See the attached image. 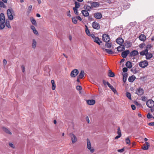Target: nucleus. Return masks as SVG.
Listing matches in <instances>:
<instances>
[{
    "label": "nucleus",
    "mask_w": 154,
    "mask_h": 154,
    "mask_svg": "<svg viewBox=\"0 0 154 154\" xmlns=\"http://www.w3.org/2000/svg\"><path fill=\"white\" fill-rule=\"evenodd\" d=\"M0 29H4L5 27V18L4 14L3 13H1L0 14Z\"/></svg>",
    "instance_id": "nucleus-1"
},
{
    "label": "nucleus",
    "mask_w": 154,
    "mask_h": 154,
    "mask_svg": "<svg viewBox=\"0 0 154 154\" xmlns=\"http://www.w3.org/2000/svg\"><path fill=\"white\" fill-rule=\"evenodd\" d=\"M87 147L88 149L90 151V152L91 153L94 152V149L93 147H91L90 141L88 138L87 139Z\"/></svg>",
    "instance_id": "nucleus-2"
},
{
    "label": "nucleus",
    "mask_w": 154,
    "mask_h": 154,
    "mask_svg": "<svg viewBox=\"0 0 154 154\" xmlns=\"http://www.w3.org/2000/svg\"><path fill=\"white\" fill-rule=\"evenodd\" d=\"M13 10L11 9H8L7 10V14L8 19L10 20H12L13 19V16L12 15Z\"/></svg>",
    "instance_id": "nucleus-3"
},
{
    "label": "nucleus",
    "mask_w": 154,
    "mask_h": 154,
    "mask_svg": "<svg viewBox=\"0 0 154 154\" xmlns=\"http://www.w3.org/2000/svg\"><path fill=\"white\" fill-rule=\"evenodd\" d=\"M69 136L72 143H75L77 141V138L73 134L70 133L69 134Z\"/></svg>",
    "instance_id": "nucleus-4"
},
{
    "label": "nucleus",
    "mask_w": 154,
    "mask_h": 154,
    "mask_svg": "<svg viewBox=\"0 0 154 154\" xmlns=\"http://www.w3.org/2000/svg\"><path fill=\"white\" fill-rule=\"evenodd\" d=\"M148 65V62L146 60L141 61L140 62L139 65L140 67L143 68L146 67Z\"/></svg>",
    "instance_id": "nucleus-5"
},
{
    "label": "nucleus",
    "mask_w": 154,
    "mask_h": 154,
    "mask_svg": "<svg viewBox=\"0 0 154 154\" xmlns=\"http://www.w3.org/2000/svg\"><path fill=\"white\" fill-rule=\"evenodd\" d=\"M146 105L148 107L152 108L154 106V101L152 100H149L146 101Z\"/></svg>",
    "instance_id": "nucleus-6"
},
{
    "label": "nucleus",
    "mask_w": 154,
    "mask_h": 154,
    "mask_svg": "<svg viewBox=\"0 0 154 154\" xmlns=\"http://www.w3.org/2000/svg\"><path fill=\"white\" fill-rule=\"evenodd\" d=\"M102 39L103 41L106 42H109L110 40V38L108 35L106 34H104L103 35Z\"/></svg>",
    "instance_id": "nucleus-7"
},
{
    "label": "nucleus",
    "mask_w": 154,
    "mask_h": 154,
    "mask_svg": "<svg viewBox=\"0 0 154 154\" xmlns=\"http://www.w3.org/2000/svg\"><path fill=\"white\" fill-rule=\"evenodd\" d=\"M79 73V71L77 69H74L71 72L70 75L72 77H75Z\"/></svg>",
    "instance_id": "nucleus-8"
},
{
    "label": "nucleus",
    "mask_w": 154,
    "mask_h": 154,
    "mask_svg": "<svg viewBox=\"0 0 154 154\" xmlns=\"http://www.w3.org/2000/svg\"><path fill=\"white\" fill-rule=\"evenodd\" d=\"M92 27L94 29H99L100 28L99 24L96 22H94L92 23Z\"/></svg>",
    "instance_id": "nucleus-9"
},
{
    "label": "nucleus",
    "mask_w": 154,
    "mask_h": 154,
    "mask_svg": "<svg viewBox=\"0 0 154 154\" xmlns=\"http://www.w3.org/2000/svg\"><path fill=\"white\" fill-rule=\"evenodd\" d=\"M91 8H96L98 7L100 5V4L98 2H94L91 3Z\"/></svg>",
    "instance_id": "nucleus-10"
},
{
    "label": "nucleus",
    "mask_w": 154,
    "mask_h": 154,
    "mask_svg": "<svg viewBox=\"0 0 154 154\" xmlns=\"http://www.w3.org/2000/svg\"><path fill=\"white\" fill-rule=\"evenodd\" d=\"M144 93V90L142 88H139L136 91V94L138 95H141Z\"/></svg>",
    "instance_id": "nucleus-11"
},
{
    "label": "nucleus",
    "mask_w": 154,
    "mask_h": 154,
    "mask_svg": "<svg viewBox=\"0 0 154 154\" xmlns=\"http://www.w3.org/2000/svg\"><path fill=\"white\" fill-rule=\"evenodd\" d=\"M129 53L130 51L129 50H126L123 51L122 54V56L123 58H126Z\"/></svg>",
    "instance_id": "nucleus-12"
},
{
    "label": "nucleus",
    "mask_w": 154,
    "mask_h": 154,
    "mask_svg": "<svg viewBox=\"0 0 154 154\" xmlns=\"http://www.w3.org/2000/svg\"><path fill=\"white\" fill-rule=\"evenodd\" d=\"M138 54V52L136 50H134L132 51L130 54V56L131 57H133L137 55Z\"/></svg>",
    "instance_id": "nucleus-13"
},
{
    "label": "nucleus",
    "mask_w": 154,
    "mask_h": 154,
    "mask_svg": "<svg viewBox=\"0 0 154 154\" xmlns=\"http://www.w3.org/2000/svg\"><path fill=\"white\" fill-rule=\"evenodd\" d=\"M94 17L97 19H100L102 17V15L101 14L97 12L94 14Z\"/></svg>",
    "instance_id": "nucleus-14"
},
{
    "label": "nucleus",
    "mask_w": 154,
    "mask_h": 154,
    "mask_svg": "<svg viewBox=\"0 0 154 154\" xmlns=\"http://www.w3.org/2000/svg\"><path fill=\"white\" fill-rule=\"evenodd\" d=\"M116 42L119 44L122 45V44L124 42V41L122 38H119L116 39Z\"/></svg>",
    "instance_id": "nucleus-15"
},
{
    "label": "nucleus",
    "mask_w": 154,
    "mask_h": 154,
    "mask_svg": "<svg viewBox=\"0 0 154 154\" xmlns=\"http://www.w3.org/2000/svg\"><path fill=\"white\" fill-rule=\"evenodd\" d=\"M87 103L89 105H93L95 103V101L94 100H89L87 101Z\"/></svg>",
    "instance_id": "nucleus-16"
},
{
    "label": "nucleus",
    "mask_w": 154,
    "mask_h": 154,
    "mask_svg": "<svg viewBox=\"0 0 154 154\" xmlns=\"http://www.w3.org/2000/svg\"><path fill=\"white\" fill-rule=\"evenodd\" d=\"M139 38L140 40L144 42L146 40V37L143 34H141L139 36Z\"/></svg>",
    "instance_id": "nucleus-17"
},
{
    "label": "nucleus",
    "mask_w": 154,
    "mask_h": 154,
    "mask_svg": "<svg viewBox=\"0 0 154 154\" xmlns=\"http://www.w3.org/2000/svg\"><path fill=\"white\" fill-rule=\"evenodd\" d=\"M82 14L85 17H88L89 15V13L85 10H82L81 11Z\"/></svg>",
    "instance_id": "nucleus-18"
},
{
    "label": "nucleus",
    "mask_w": 154,
    "mask_h": 154,
    "mask_svg": "<svg viewBox=\"0 0 154 154\" xmlns=\"http://www.w3.org/2000/svg\"><path fill=\"white\" fill-rule=\"evenodd\" d=\"M125 49V46L123 45H121L117 48V50L118 51H122Z\"/></svg>",
    "instance_id": "nucleus-19"
},
{
    "label": "nucleus",
    "mask_w": 154,
    "mask_h": 154,
    "mask_svg": "<svg viewBox=\"0 0 154 154\" xmlns=\"http://www.w3.org/2000/svg\"><path fill=\"white\" fill-rule=\"evenodd\" d=\"M85 72L84 71L81 70L79 76H78V77L80 78L81 79H82L84 76Z\"/></svg>",
    "instance_id": "nucleus-20"
},
{
    "label": "nucleus",
    "mask_w": 154,
    "mask_h": 154,
    "mask_svg": "<svg viewBox=\"0 0 154 154\" xmlns=\"http://www.w3.org/2000/svg\"><path fill=\"white\" fill-rule=\"evenodd\" d=\"M152 56L153 55L151 53H148V52L146 56V58L147 60H149L152 58Z\"/></svg>",
    "instance_id": "nucleus-21"
},
{
    "label": "nucleus",
    "mask_w": 154,
    "mask_h": 154,
    "mask_svg": "<svg viewBox=\"0 0 154 154\" xmlns=\"http://www.w3.org/2000/svg\"><path fill=\"white\" fill-rule=\"evenodd\" d=\"M94 41L97 43L98 45H100V43H102V42L99 39L98 37H95L94 39Z\"/></svg>",
    "instance_id": "nucleus-22"
},
{
    "label": "nucleus",
    "mask_w": 154,
    "mask_h": 154,
    "mask_svg": "<svg viewBox=\"0 0 154 154\" xmlns=\"http://www.w3.org/2000/svg\"><path fill=\"white\" fill-rule=\"evenodd\" d=\"M136 79V77L134 75H132L129 77L128 80L130 82H133Z\"/></svg>",
    "instance_id": "nucleus-23"
},
{
    "label": "nucleus",
    "mask_w": 154,
    "mask_h": 154,
    "mask_svg": "<svg viewBox=\"0 0 154 154\" xmlns=\"http://www.w3.org/2000/svg\"><path fill=\"white\" fill-rule=\"evenodd\" d=\"M31 29L32 30L34 33L36 35H38V33L37 31L36 30L35 27L33 26H31Z\"/></svg>",
    "instance_id": "nucleus-24"
},
{
    "label": "nucleus",
    "mask_w": 154,
    "mask_h": 154,
    "mask_svg": "<svg viewBox=\"0 0 154 154\" xmlns=\"http://www.w3.org/2000/svg\"><path fill=\"white\" fill-rule=\"evenodd\" d=\"M148 53V49H145L144 50H143L142 51L140 52V54L141 55L143 56L145 55L146 56V54Z\"/></svg>",
    "instance_id": "nucleus-25"
},
{
    "label": "nucleus",
    "mask_w": 154,
    "mask_h": 154,
    "mask_svg": "<svg viewBox=\"0 0 154 154\" xmlns=\"http://www.w3.org/2000/svg\"><path fill=\"white\" fill-rule=\"evenodd\" d=\"M103 50L104 51H106V53L109 54H113L114 53V52L112 51L111 50L103 48Z\"/></svg>",
    "instance_id": "nucleus-26"
},
{
    "label": "nucleus",
    "mask_w": 154,
    "mask_h": 154,
    "mask_svg": "<svg viewBox=\"0 0 154 154\" xmlns=\"http://www.w3.org/2000/svg\"><path fill=\"white\" fill-rule=\"evenodd\" d=\"M3 130L5 132H6L7 133L11 135L12 134V133L10 131L8 128L5 127H3Z\"/></svg>",
    "instance_id": "nucleus-27"
},
{
    "label": "nucleus",
    "mask_w": 154,
    "mask_h": 154,
    "mask_svg": "<svg viewBox=\"0 0 154 154\" xmlns=\"http://www.w3.org/2000/svg\"><path fill=\"white\" fill-rule=\"evenodd\" d=\"M125 65L129 69L131 68L132 67V63L130 61H127L126 62Z\"/></svg>",
    "instance_id": "nucleus-28"
},
{
    "label": "nucleus",
    "mask_w": 154,
    "mask_h": 154,
    "mask_svg": "<svg viewBox=\"0 0 154 154\" xmlns=\"http://www.w3.org/2000/svg\"><path fill=\"white\" fill-rule=\"evenodd\" d=\"M84 8L85 9V10L90 11L91 10V9L92 8L91 7V6H88V5H84Z\"/></svg>",
    "instance_id": "nucleus-29"
},
{
    "label": "nucleus",
    "mask_w": 154,
    "mask_h": 154,
    "mask_svg": "<svg viewBox=\"0 0 154 154\" xmlns=\"http://www.w3.org/2000/svg\"><path fill=\"white\" fill-rule=\"evenodd\" d=\"M51 83L52 85V89L53 90H54L56 88V85L54 80H51Z\"/></svg>",
    "instance_id": "nucleus-30"
},
{
    "label": "nucleus",
    "mask_w": 154,
    "mask_h": 154,
    "mask_svg": "<svg viewBox=\"0 0 154 154\" xmlns=\"http://www.w3.org/2000/svg\"><path fill=\"white\" fill-rule=\"evenodd\" d=\"M109 72L108 73V75L110 77H113L115 76V74L111 70H109Z\"/></svg>",
    "instance_id": "nucleus-31"
},
{
    "label": "nucleus",
    "mask_w": 154,
    "mask_h": 154,
    "mask_svg": "<svg viewBox=\"0 0 154 154\" xmlns=\"http://www.w3.org/2000/svg\"><path fill=\"white\" fill-rule=\"evenodd\" d=\"M128 77V74L126 73H125L123 75V80L124 82H126L127 78Z\"/></svg>",
    "instance_id": "nucleus-32"
},
{
    "label": "nucleus",
    "mask_w": 154,
    "mask_h": 154,
    "mask_svg": "<svg viewBox=\"0 0 154 154\" xmlns=\"http://www.w3.org/2000/svg\"><path fill=\"white\" fill-rule=\"evenodd\" d=\"M31 21L33 25L35 26H37V24L36 23V21L34 18H31Z\"/></svg>",
    "instance_id": "nucleus-33"
},
{
    "label": "nucleus",
    "mask_w": 154,
    "mask_h": 154,
    "mask_svg": "<svg viewBox=\"0 0 154 154\" xmlns=\"http://www.w3.org/2000/svg\"><path fill=\"white\" fill-rule=\"evenodd\" d=\"M109 87L114 93L115 94L117 93V91L114 88L112 85H110Z\"/></svg>",
    "instance_id": "nucleus-34"
},
{
    "label": "nucleus",
    "mask_w": 154,
    "mask_h": 154,
    "mask_svg": "<svg viewBox=\"0 0 154 154\" xmlns=\"http://www.w3.org/2000/svg\"><path fill=\"white\" fill-rule=\"evenodd\" d=\"M37 42L36 41L35 39H33L32 40V48H35Z\"/></svg>",
    "instance_id": "nucleus-35"
},
{
    "label": "nucleus",
    "mask_w": 154,
    "mask_h": 154,
    "mask_svg": "<svg viewBox=\"0 0 154 154\" xmlns=\"http://www.w3.org/2000/svg\"><path fill=\"white\" fill-rule=\"evenodd\" d=\"M85 27H86V29H85L86 33L88 36H90L91 34L90 32V31L88 29L87 26H85Z\"/></svg>",
    "instance_id": "nucleus-36"
},
{
    "label": "nucleus",
    "mask_w": 154,
    "mask_h": 154,
    "mask_svg": "<svg viewBox=\"0 0 154 154\" xmlns=\"http://www.w3.org/2000/svg\"><path fill=\"white\" fill-rule=\"evenodd\" d=\"M75 7L74 8H79L80 6V4L79 2H75Z\"/></svg>",
    "instance_id": "nucleus-37"
},
{
    "label": "nucleus",
    "mask_w": 154,
    "mask_h": 154,
    "mask_svg": "<svg viewBox=\"0 0 154 154\" xmlns=\"http://www.w3.org/2000/svg\"><path fill=\"white\" fill-rule=\"evenodd\" d=\"M105 46L107 48H110L112 46V43H111L106 42L105 44Z\"/></svg>",
    "instance_id": "nucleus-38"
},
{
    "label": "nucleus",
    "mask_w": 154,
    "mask_h": 154,
    "mask_svg": "<svg viewBox=\"0 0 154 154\" xmlns=\"http://www.w3.org/2000/svg\"><path fill=\"white\" fill-rule=\"evenodd\" d=\"M103 82L105 86H106L107 85L109 86L110 85L108 82L104 80H103Z\"/></svg>",
    "instance_id": "nucleus-39"
},
{
    "label": "nucleus",
    "mask_w": 154,
    "mask_h": 154,
    "mask_svg": "<svg viewBox=\"0 0 154 154\" xmlns=\"http://www.w3.org/2000/svg\"><path fill=\"white\" fill-rule=\"evenodd\" d=\"M72 22L74 24H76L77 23V19L76 17H72Z\"/></svg>",
    "instance_id": "nucleus-40"
},
{
    "label": "nucleus",
    "mask_w": 154,
    "mask_h": 154,
    "mask_svg": "<svg viewBox=\"0 0 154 154\" xmlns=\"http://www.w3.org/2000/svg\"><path fill=\"white\" fill-rule=\"evenodd\" d=\"M126 96L130 100H131V94L130 93L128 92H127L126 93Z\"/></svg>",
    "instance_id": "nucleus-41"
},
{
    "label": "nucleus",
    "mask_w": 154,
    "mask_h": 154,
    "mask_svg": "<svg viewBox=\"0 0 154 154\" xmlns=\"http://www.w3.org/2000/svg\"><path fill=\"white\" fill-rule=\"evenodd\" d=\"M125 142L126 144L129 145L130 144V141L128 137L125 139Z\"/></svg>",
    "instance_id": "nucleus-42"
},
{
    "label": "nucleus",
    "mask_w": 154,
    "mask_h": 154,
    "mask_svg": "<svg viewBox=\"0 0 154 154\" xmlns=\"http://www.w3.org/2000/svg\"><path fill=\"white\" fill-rule=\"evenodd\" d=\"M0 7H3V8H5L6 7L5 5L1 1H0Z\"/></svg>",
    "instance_id": "nucleus-43"
},
{
    "label": "nucleus",
    "mask_w": 154,
    "mask_h": 154,
    "mask_svg": "<svg viewBox=\"0 0 154 154\" xmlns=\"http://www.w3.org/2000/svg\"><path fill=\"white\" fill-rule=\"evenodd\" d=\"M117 134L119 135H121V131L119 127H118V128Z\"/></svg>",
    "instance_id": "nucleus-44"
},
{
    "label": "nucleus",
    "mask_w": 154,
    "mask_h": 154,
    "mask_svg": "<svg viewBox=\"0 0 154 154\" xmlns=\"http://www.w3.org/2000/svg\"><path fill=\"white\" fill-rule=\"evenodd\" d=\"M73 10H74L75 13L77 15H78V12L77 10V8H73Z\"/></svg>",
    "instance_id": "nucleus-45"
},
{
    "label": "nucleus",
    "mask_w": 154,
    "mask_h": 154,
    "mask_svg": "<svg viewBox=\"0 0 154 154\" xmlns=\"http://www.w3.org/2000/svg\"><path fill=\"white\" fill-rule=\"evenodd\" d=\"M152 47V46L150 44L148 45L146 47V49H150Z\"/></svg>",
    "instance_id": "nucleus-46"
},
{
    "label": "nucleus",
    "mask_w": 154,
    "mask_h": 154,
    "mask_svg": "<svg viewBox=\"0 0 154 154\" xmlns=\"http://www.w3.org/2000/svg\"><path fill=\"white\" fill-rule=\"evenodd\" d=\"M147 117V118L149 119H151V118L153 117L152 116V115L149 113L148 114Z\"/></svg>",
    "instance_id": "nucleus-47"
},
{
    "label": "nucleus",
    "mask_w": 154,
    "mask_h": 154,
    "mask_svg": "<svg viewBox=\"0 0 154 154\" xmlns=\"http://www.w3.org/2000/svg\"><path fill=\"white\" fill-rule=\"evenodd\" d=\"M76 89L79 91L81 90L82 89V87L78 85L76 87Z\"/></svg>",
    "instance_id": "nucleus-48"
},
{
    "label": "nucleus",
    "mask_w": 154,
    "mask_h": 154,
    "mask_svg": "<svg viewBox=\"0 0 154 154\" xmlns=\"http://www.w3.org/2000/svg\"><path fill=\"white\" fill-rule=\"evenodd\" d=\"M5 25L8 28H10L11 26L9 22H5Z\"/></svg>",
    "instance_id": "nucleus-49"
},
{
    "label": "nucleus",
    "mask_w": 154,
    "mask_h": 154,
    "mask_svg": "<svg viewBox=\"0 0 154 154\" xmlns=\"http://www.w3.org/2000/svg\"><path fill=\"white\" fill-rule=\"evenodd\" d=\"M7 63V60L5 59H4L3 60V64L4 66H5Z\"/></svg>",
    "instance_id": "nucleus-50"
},
{
    "label": "nucleus",
    "mask_w": 154,
    "mask_h": 154,
    "mask_svg": "<svg viewBox=\"0 0 154 154\" xmlns=\"http://www.w3.org/2000/svg\"><path fill=\"white\" fill-rule=\"evenodd\" d=\"M141 100L143 101H146L147 100V98L146 97L143 96L141 97Z\"/></svg>",
    "instance_id": "nucleus-51"
},
{
    "label": "nucleus",
    "mask_w": 154,
    "mask_h": 154,
    "mask_svg": "<svg viewBox=\"0 0 154 154\" xmlns=\"http://www.w3.org/2000/svg\"><path fill=\"white\" fill-rule=\"evenodd\" d=\"M149 147L147 146L144 145L143 147V149L144 150H147L148 149Z\"/></svg>",
    "instance_id": "nucleus-52"
},
{
    "label": "nucleus",
    "mask_w": 154,
    "mask_h": 154,
    "mask_svg": "<svg viewBox=\"0 0 154 154\" xmlns=\"http://www.w3.org/2000/svg\"><path fill=\"white\" fill-rule=\"evenodd\" d=\"M21 68L23 72H24L25 71V66L23 65H22L21 66Z\"/></svg>",
    "instance_id": "nucleus-53"
},
{
    "label": "nucleus",
    "mask_w": 154,
    "mask_h": 154,
    "mask_svg": "<svg viewBox=\"0 0 154 154\" xmlns=\"http://www.w3.org/2000/svg\"><path fill=\"white\" fill-rule=\"evenodd\" d=\"M9 146L13 148H14L15 146L14 145L11 143H9Z\"/></svg>",
    "instance_id": "nucleus-54"
},
{
    "label": "nucleus",
    "mask_w": 154,
    "mask_h": 154,
    "mask_svg": "<svg viewBox=\"0 0 154 154\" xmlns=\"http://www.w3.org/2000/svg\"><path fill=\"white\" fill-rule=\"evenodd\" d=\"M32 9V5H30L28 8V12H30L31 11Z\"/></svg>",
    "instance_id": "nucleus-55"
},
{
    "label": "nucleus",
    "mask_w": 154,
    "mask_h": 154,
    "mask_svg": "<svg viewBox=\"0 0 154 154\" xmlns=\"http://www.w3.org/2000/svg\"><path fill=\"white\" fill-rule=\"evenodd\" d=\"M122 70L123 72H125L127 71L128 69L126 67L123 68Z\"/></svg>",
    "instance_id": "nucleus-56"
},
{
    "label": "nucleus",
    "mask_w": 154,
    "mask_h": 154,
    "mask_svg": "<svg viewBox=\"0 0 154 154\" xmlns=\"http://www.w3.org/2000/svg\"><path fill=\"white\" fill-rule=\"evenodd\" d=\"M85 119H86V121L88 123H90V121H89V117L88 116H87L86 117Z\"/></svg>",
    "instance_id": "nucleus-57"
},
{
    "label": "nucleus",
    "mask_w": 154,
    "mask_h": 154,
    "mask_svg": "<svg viewBox=\"0 0 154 154\" xmlns=\"http://www.w3.org/2000/svg\"><path fill=\"white\" fill-rule=\"evenodd\" d=\"M115 0H107V2L109 3H111L114 2Z\"/></svg>",
    "instance_id": "nucleus-58"
},
{
    "label": "nucleus",
    "mask_w": 154,
    "mask_h": 154,
    "mask_svg": "<svg viewBox=\"0 0 154 154\" xmlns=\"http://www.w3.org/2000/svg\"><path fill=\"white\" fill-rule=\"evenodd\" d=\"M124 151V148H123L122 149H118V152H123Z\"/></svg>",
    "instance_id": "nucleus-59"
},
{
    "label": "nucleus",
    "mask_w": 154,
    "mask_h": 154,
    "mask_svg": "<svg viewBox=\"0 0 154 154\" xmlns=\"http://www.w3.org/2000/svg\"><path fill=\"white\" fill-rule=\"evenodd\" d=\"M131 107L133 110H134L136 109L135 106L134 105H131Z\"/></svg>",
    "instance_id": "nucleus-60"
},
{
    "label": "nucleus",
    "mask_w": 154,
    "mask_h": 154,
    "mask_svg": "<svg viewBox=\"0 0 154 154\" xmlns=\"http://www.w3.org/2000/svg\"><path fill=\"white\" fill-rule=\"evenodd\" d=\"M76 17L77 20L78 19L80 21H81L82 20L81 18L79 16H77Z\"/></svg>",
    "instance_id": "nucleus-61"
},
{
    "label": "nucleus",
    "mask_w": 154,
    "mask_h": 154,
    "mask_svg": "<svg viewBox=\"0 0 154 154\" xmlns=\"http://www.w3.org/2000/svg\"><path fill=\"white\" fill-rule=\"evenodd\" d=\"M148 125L150 126H154V122H150L149 123Z\"/></svg>",
    "instance_id": "nucleus-62"
},
{
    "label": "nucleus",
    "mask_w": 154,
    "mask_h": 154,
    "mask_svg": "<svg viewBox=\"0 0 154 154\" xmlns=\"http://www.w3.org/2000/svg\"><path fill=\"white\" fill-rule=\"evenodd\" d=\"M121 136V135H119L118 136H116L115 137V139H117L119 138Z\"/></svg>",
    "instance_id": "nucleus-63"
},
{
    "label": "nucleus",
    "mask_w": 154,
    "mask_h": 154,
    "mask_svg": "<svg viewBox=\"0 0 154 154\" xmlns=\"http://www.w3.org/2000/svg\"><path fill=\"white\" fill-rule=\"evenodd\" d=\"M88 20H89L91 21V20H92V18L91 17L88 16Z\"/></svg>",
    "instance_id": "nucleus-64"
}]
</instances>
